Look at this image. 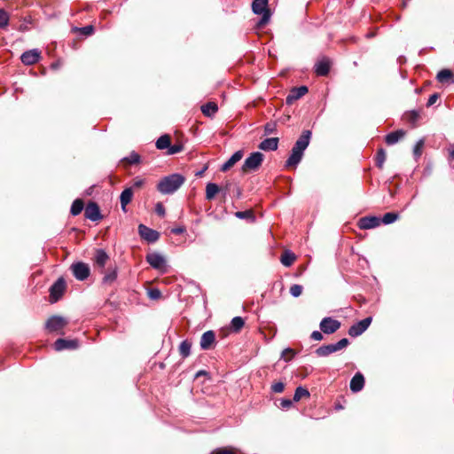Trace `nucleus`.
<instances>
[{"instance_id":"obj_45","label":"nucleus","mask_w":454,"mask_h":454,"mask_svg":"<svg viewBox=\"0 0 454 454\" xmlns=\"http://www.w3.org/2000/svg\"><path fill=\"white\" fill-rule=\"evenodd\" d=\"M302 286L294 284L290 287V294L293 297H299L302 293Z\"/></svg>"},{"instance_id":"obj_8","label":"nucleus","mask_w":454,"mask_h":454,"mask_svg":"<svg viewBox=\"0 0 454 454\" xmlns=\"http://www.w3.org/2000/svg\"><path fill=\"white\" fill-rule=\"evenodd\" d=\"M66 289V281L63 278H58L50 287V301L57 302L64 294Z\"/></svg>"},{"instance_id":"obj_23","label":"nucleus","mask_w":454,"mask_h":454,"mask_svg":"<svg viewBox=\"0 0 454 454\" xmlns=\"http://www.w3.org/2000/svg\"><path fill=\"white\" fill-rule=\"evenodd\" d=\"M133 197L131 187L124 189L120 195L121 207L123 212H126V206L130 203Z\"/></svg>"},{"instance_id":"obj_32","label":"nucleus","mask_w":454,"mask_h":454,"mask_svg":"<svg viewBox=\"0 0 454 454\" xmlns=\"http://www.w3.org/2000/svg\"><path fill=\"white\" fill-rule=\"evenodd\" d=\"M170 137L167 134L160 136L156 141V147L159 150L168 149L170 145Z\"/></svg>"},{"instance_id":"obj_30","label":"nucleus","mask_w":454,"mask_h":454,"mask_svg":"<svg viewBox=\"0 0 454 454\" xmlns=\"http://www.w3.org/2000/svg\"><path fill=\"white\" fill-rule=\"evenodd\" d=\"M84 208V202L81 199H76L73 201L71 208H70V214L74 216H76L82 213V211Z\"/></svg>"},{"instance_id":"obj_3","label":"nucleus","mask_w":454,"mask_h":454,"mask_svg":"<svg viewBox=\"0 0 454 454\" xmlns=\"http://www.w3.org/2000/svg\"><path fill=\"white\" fill-rule=\"evenodd\" d=\"M268 0H254L252 3V11L256 15H262L258 24L265 25L270 21L271 12L268 7Z\"/></svg>"},{"instance_id":"obj_17","label":"nucleus","mask_w":454,"mask_h":454,"mask_svg":"<svg viewBox=\"0 0 454 454\" xmlns=\"http://www.w3.org/2000/svg\"><path fill=\"white\" fill-rule=\"evenodd\" d=\"M108 260H109V255L104 249L98 248L96 250L94 262H95L96 266L99 269V271L101 273H103L105 271V267H106Z\"/></svg>"},{"instance_id":"obj_62","label":"nucleus","mask_w":454,"mask_h":454,"mask_svg":"<svg viewBox=\"0 0 454 454\" xmlns=\"http://www.w3.org/2000/svg\"><path fill=\"white\" fill-rule=\"evenodd\" d=\"M235 192H236V197L238 199H239L242 194L241 189L239 186H235Z\"/></svg>"},{"instance_id":"obj_29","label":"nucleus","mask_w":454,"mask_h":454,"mask_svg":"<svg viewBox=\"0 0 454 454\" xmlns=\"http://www.w3.org/2000/svg\"><path fill=\"white\" fill-rule=\"evenodd\" d=\"M220 192V187L215 183H207L206 186V199L212 200Z\"/></svg>"},{"instance_id":"obj_43","label":"nucleus","mask_w":454,"mask_h":454,"mask_svg":"<svg viewBox=\"0 0 454 454\" xmlns=\"http://www.w3.org/2000/svg\"><path fill=\"white\" fill-rule=\"evenodd\" d=\"M74 30L78 31L81 35L84 36H89L94 33V27L92 25H88L82 27H75Z\"/></svg>"},{"instance_id":"obj_11","label":"nucleus","mask_w":454,"mask_h":454,"mask_svg":"<svg viewBox=\"0 0 454 454\" xmlns=\"http://www.w3.org/2000/svg\"><path fill=\"white\" fill-rule=\"evenodd\" d=\"M138 234L140 238L149 244L155 243L160 239V232L140 223L138 225Z\"/></svg>"},{"instance_id":"obj_21","label":"nucleus","mask_w":454,"mask_h":454,"mask_svg":"<svg viewBox=\"0 0 454 454\" xmlns=\"http://www.w3.org/2000/svg\"><path fill=\"white\" fill-rule=\"evenodd\" d=\"M279 139L278 137H269L262 140L258 147L260 150L265 152L276 151L278 146Z\"/></svg>"},{"instance_id":"obj_37","label":"nucleus","mask_w":454,"mask_h":454,"mask_svg":"<svg viewBox=\"0 0 454 454\" xmlns=\"http://www.w3.org/2000/svg\"><path fill=\"white\" fill-rule=\"evenodd\" d=\"M333 353L330 344L320 346L315 350V354L319 357H325Z\"/></svg>"},{"instance_id":"obj_27","label":"nucleus","mask_w":454,"mask_h":454,"mask_svg":"<svg viewBox=\"0 0 454 454\" xmlns=\"http://www.w3.org/2000/svg\"><path fill=\"white\" fill-rule=\"evenodd\" d=\"M202 114L207 117L214 116L218 111V106L215 102H207L200 107Z\"/></svg>"},{"instance_id":"obj_55","label":"nucleus","mask_w":454,"mask_h":454,"mask_svg":"<svg viewBox=\"0 0 454 454\" xmlns=\"http://www.w3.org/2000/svg\"><path fill=\"white\" fill-rule=\"evenodd\" d=\"M438 98H439V94H438V93H434V94H432V95L429 97V98H428V100H427V107L432 106L436 102V100H437Z\"/></svg>"},{"instance_id":"obj_57","label":"nucleus","mask_w":454,"mask_h":454,"mask_svg":"<svg viewBox=\"0 0 454 454\" xmlns=\"http://www.w3.org/2000/svg\"><path fill=\"white\" fill-rule=\"evenodd\" d=\"M155 212L157 215H159L160 216H164L165 215V208H164L163 205L160 203H158L155 207Z\"/></svg>"},{"instance_id":"obj_38","label":"nucleus","mask_w":454,"mask_h":454,"mask_svg":"<svg viewBox=\"0 0 454 454\" xmlns=\"http://www.w3.org/2000/svg\"><path fill=\"white\" fill-rule=\"evenodd\" d=\"M245 321L241 317H234L231 319V326L234 332H239L244 326Z\"/></svg>"},{"instance_id":"obj_47","label":"nucleus","mask_w":454,"mask_h":454,"mask_svg":"<svg viewBox=\"0 0 454 454\" xmlns=\"http://www.w3.org/2000/svg\"><path fill=\"white\" fill-rule=\"evenodd\" d=\"M125 160L129 164H137L140 162V155L137 153L136 152H132L129 153L128 157L125 158Z\"/></svg>"},{"instance_id":"obj_5","label":"nucleus","mask_w":454,"mask_h":454,"mask_svg":"<svg viewBox=\"0 0 454 454\" xmlns=\"http://www.w3.org/2000/svg\"><path fill=\"white\" fill-rule=\"evenodd\" d=\"M145 260L153 269L163 273L168 271L167 261L160 254L157 252L149 253L146 254Z\"/></svg>"},{"instance_id":"obj_33","label":"nucleus","mask_w":454,"mask_h":454,"mask_svg":"<svg viewBox=\"0 0 454 454\" xmlns=\"http://www.w3.org/2000/svg\"><path fill=\"white\" fill-rule=\"evenodd\" d=\"M235 216L249 223H254L255 221V216L252 210L237 211L235 213Z\"/></svg>"},{"instance_id":"obj_6","label":"nucleus","mask_w":454,"mask_h":454,"mask_svg":"<svg viewBox=\"0 0 454 454\" xmlns=\"http://www.w3.org/2000/svg\"><path fill=\"white\" fill-rule=\"evenodd\" d=\"M67 325V320L61 316H51L50 317L46 323L45 328L50 333H58L60 334H64L62 329Z\"/></svg>"},{"instance_id":"obj_44","label":"nucleus","mask_w":454,"mask_h":454,"mask_svg":"<svg viewBox=\"0 0 454 454\" xmlns=\"http://www.w3.org/2000/svg\"><path fill=\"white\" fill-rule=\"evenodd\" d=\"M294 355H295V352L293 348H286L282 351L280 358L286 362H289L292 360V358L294 356Z\"/></svg>"},{"instance_id":"obj_60","label":"nucleus","mask_w":454,"mask_h":454,"mask_svg":"<svg viewBox=\"0 0 454 454\" xmlns=\"http://www.w3.org/2000/svg\"><path fill=\"white\" fill-rule=\"evenodd\" d=\"M208 375H209V373H208L207 371H205V370H200V371H198V372H196V374H195V378L197 379V378H199V377H200V376H208Z\"/></svg>"},{"instance_id":"obj_25","label":"nucleus","mask_w":454,"mask_h":454,"mask_svg":"<svg viewBox=\"0 0 454 454\" xmlns=\"http://www.w3.org/2000/svg\"><path fill=\"white\" fill-rule=\"evenodd\" d=\"M118 277V268L114 266L113 268H109L106 272L102 278V283L104 285H111L113 284Z\"/></svg>"},{"instance_id":"obj_61","label":"nucleus","mask_w":454,"mask_h":454,"mask_svg":"<svg viewBox=\"0 0 454 454\" xmlns=\"http://www.w3.org/2000/svg\"><path fill=\"white\" fill-rule=\"evenodd\" d=\"M330 346H331L332 350H333V353H334V352H337V351H339V350H341V349H340V346H339L338 341H337L336 343H331V344H330Z\"/></svg>"},{"instance_id":"obj_16","label":"nucleus","mask_w":454,"mask_h":454,"mask_svg":"<svg viewBox=\"0 0 454 454\" xmlns=\"http://www.w3.org/2000/svg\"><path fill=\"white\" fill-rule=\"evenodd\" d=\"M308 92V87L305 85H301L300 87H294L289 94L286 98V103L287 105L293 104L294 101L298 100L301 97H303Z\"/></svg>"},{"instance_id":"obj_19","label":"nucleus","mask_w":454,"mask_h":454,"mask_svg":"<svg viewBox=\"0 0 454 454\" xmlns=\"http://www.w3.org/2000/svg\"><path fill=\"white\" fill-rule=\"evenodd\" d=\"M364 377L360 372H357L352 377V379L350 380V383H349L350 390L353 393H357V392L361 391L364 388Z\"/></svg>"},{"instance_id":"obj_41","label":"nucleus","mask_w":454,"mask_h":454,"mask_svg":"<svg viewBox=\"0 0 454 454\" xmlns=\"http://www.w3.org/2000/svg\"><path fill=\"white\" fill-rule=\"evenodd\" d=\"M9 13L4 9H0V28H5L9 25Z\"/></svg>"},{"instance_id":"obj_64","label":"nucleus","mask_w":454,"mask_h":454,"mask_svg":"<svg viewBox=\"0 0 454 454\" xmlns=\"http://www.w3.org/2000/svg\"><path fill=\"white\" fill-rule=\"evenodd\" d=\"M206 169H207V167H206V168H204L202 170L199 171V172L196 174V176H201V175L204 173V171H205Z\"/></svg>"},{"instance_id":"obj_54","label":"nucleus","mask_w":454,"mask_h":454,"mask_svg":"<svg viewBox=\"0 0 454 454\" xmlns=\"http://www.w3.org/2000/svg\"><path fill=\"white\" fill-rule=\"evenodd\" d=\"M148 295L151 299L156 300L160 297L161 293L159 289L153 288L149 290Z\"/></svg>"},{"instance_id":"obj_36","label":"nucleus","mask_w":454,"mask_h":454,"mask_svg":"<svg viewBox=\"0 0 454 454\" xmlns=\"http://www.w3.org/2000/svg\"><path fill=\"white\" fill-rule=\"evenodd\" d=\"M310 395L309 390L301 386L296 387L294 395V402L300 401L302 397H309Z\"/></svg>"},{"instance_id":"obj_4","label":"nucleus","mask_w":454,"mask_h":454,"mask_svg":"<svg viewBox=\"0 0 454 454\" xmlns=\"http://www.w3.org/2000/svg\"><path fill=\"white\" fill-rule=\"evenodd\" d=\"M264 159V155L260 152L252 153L242 165V172H254L259 169Z\"/></svg>"},{"instance_id":"obj_50","label":"nucleus","mask_w":454,"mask_h":454,"mask_svg":"<svg viewBox=\"0 0 454 454\" xmlns=\"http://www.w3.org/2000/svg\"><path fill=\"white\" fill-rule=\"evenodd\" d=\"M214 454H236V449L232 447H224L216 449Z\"/></svg>"},{"instance_id":"obj_10","label":"nucleus","mask_w":454,"mask_h":454,"mask_svg":"<svg viewBox=\"0 0 454 454\" xmlns=\"http://www.w3.org/2000/svg\"><path fill=\"white\" fill-rule=\"evenodd\" d=\"M340 325L341 324L339 320L334 319L331 317H325L321 320L319 324V328L321 332L324 333L325 334H332L337 332L340 329Z\"/></svg>"},{"instance_id":"obj_18","label":"nucleus","mask_w":454,"mask_h":454,"mask_svg":"<svg viewBox=\"0 0 454 454\" xmlns=\"http://www.w3.org/2000/svg\"><path fill=\"white\" fill-rule=\"evenodd\" d=\"M215 341V333L212 330L205 332L200 339V346L202 350H208Z\"/></svg>"},{"instance_id":"obj_53","label":"nucleus","mask_w":454,"mask_h":454,"mask_svg":"<svg viewBox=\"0 0 454 454\" xmlns=\"http://www.w3.org/2000/svg\"><path fill=\"white\" fill-rule=\"evenodd\" d=\"M323 333H322L321 330L320 331H317V330L313 331L310 334V339L313 340H318V341L322 340L324 339Z\"/></svg>"},{"instance_id":"obj_51","label":"nucleus","mask_w":454,"mask_h":454,"mask_svg":"<svg viewBox=\"0 0 454 454\" xmlns=\"http://www.w3.org/2000/svg\"><path fill=\"white\" fill-rule=\"evenodd\" d=\"M231 187L232 183L230 181H227L222 187H220V192L224 199L230 193Z\"/></svg>"},{"instance_id":"obj_20","label":"nucleus","mask_w":454,"mask_h":454,"mask_svg":"<svg viewBox=\"0 0 454 454\" xmlns=\"http://www.w3.org/2000/svg\"><path fill=\"white\" fill-rule=\"evenodd\" d=\"M314 71L318 76H326L330 72V61L323 58L315 64Z\"/></svg>"},{"instance_id":"obj_31","label":"nucleus","mask_w":454,"mask_h":454,"mask_svg":"<svg viewBox=\"0 0 454 454\" xmlns=\"http://www.w3.org/2000/svg\"><path fill=\"white\" fill-rule=\"evenodd\" d=\"M192 342L188 340H183L179 345V354L183 358L191 355Z\"/></svg>"},{"instance_id":"obj_2","label":"nucleus","mask_w":454,"mask_h":454,"mask_svg":"<svg viewBox=\"0 0 454 454\" xmlns=\"http://www.w3.org/2000/svg\"><path fill=\"white\" fill-rule=\"evenodd\" d=\"M184 181L185 177L183 175L174 173L161 178L157 184V190L161 194H173L184 184Z\"/></svg>"},{"instance_id":"obj_28","label":"nucleus","mask_w":454,"mask_h":454,"mask_svg":"<svg viewBox=\"0 0 454 454\" xmlns=\"http://www.w3.org/2000/svg\"><path fill=\"white\" fill-rule=\"evenodd\" d=\"M420 118V113L419 110H411L403 114V120L409 123H411L412 126H416L418 121Z\"/></svg>"},{"instance_id":"obj_39","label":"nucleus","mask_w":454,"mask_h":454,"mask_svg":"<svg viewBox=\"0 0 454 454\" xmlns=\"http://www.w3.org/2000/svg\"><path fill=\"white\" fill-rule=\"evenodd\" d=\"M376 166L379 168H383V165H384V162L386 160V152L383 148H380L378 150L377 153H376Z\"/></svg>"},{"instance_id":"obj_46","label":"nucleus","mask_w":454,"mask_h":454,"mask_svg":"<svg viewBox=\"0 0 454 454\" xmlns=\"http://www.w3.org/2000/svg\"><path fill=\"white\" fill-rule=\"evenodd\" d=\"M264 135H270L277 131V125L276 122H267L264 127Z\"/></svg>"},{"instance_id":"obj_9","label":"nucleus","mask_w":454,"mask_h":454,"mask_svg":"<svg viewBox=\"0 0 454 454\" xmlns=\"http://www.w3.org/2000/svg\"><path fill=\"white\" fill-rule=\"evenodd\" d=\"M372 321V317H368L358 321L348 328V333L353 338L360 336L368 329Z\"/></svg>"},{"instance_id":"obj_34","label":"nucleus","mask_w":454,"mask_h":454,"mask_svg":"<svg viewBox=\"0 0 454 454\" xmlns=\"http://www.w3.org/2000/svg\"><path fill=\"white\" fill-rule=\"evenodd\" d=\"M296 259V256L295 254L291 252V251H286L282 255H281V263L286 267H289L291 266L294 262L295 261Z\"/></svg>"},{"instance_id":"obj_35","label":"nucleus","mask_w":454,"mask_h":454,"mask_svg":"<svg viewBox=\"0 0 454 454\" xmlns=\"http://www.w3.org/2000/svg\"><path fill=\"white\" fill-rule=\"evenodd\" d=\"M399 218V214L395 212H388L386 213L380 218V223H384L386 225L395 223Z\"/></svg>"},{"instance_id":"obj_1","label":"nucleus","mask_w":454,"mask_h":454,"mask_svg":"<svg viewBox=\"0 0 454 454\" xmlns=\"http://www.w3.org/2000/svg\"><path fill=\"white\" fill-rule=\"evenodd\" d=\"M312 133L310 130H303L291 150V154L286 160L285 167H296L302 160L305 150L309 145Z\"/></svg>"},{"instance_id":"obj_59","label":"nucleus","mask_w":454,"mask_h":454,"mask_svg":"<svg viewBox=\"0 0 454 454\" xmlns=\"http://www.w3.org/2000/svg\"><path fill=\"white\" fill-rule=\"evenodd\" d=\"M450 160H454V144L449 147Z\"/></svg>"},{"instance_id":"obj_22","label":"nucleus","mask_w":454,"mask_h":454,"mask_svg":"<svg viewBox=\"0 0 454 454\" xmlns=\"http://www.w3.org/2000/svg\"><path fill=\"white\" fill-rule=\"evenodd\" d=\"M243 157V151L241 150H239L237 152H235L231 157L230 159L224 162L222 166H221V168L220 170L223 171V172H225L227 171L229 168H231L235 163H237L238 161H239Z\"/></svg>"},{"instance_id":"obj_58","label":"nucleus","mask_w":454,"mask_h":454,"mask_svg":"<svg viewBox=\"0 0 454 454\" xmlns=\"http://www.w3.org/2000/svg\"><path fill=\"white\" fill-rule=\"evenodd\" d=\"M340 349L347 348L349 344V340L347 338H343L338 341Z\"/></svg>"},{"instance_id":"obj_26","label":"nucleus","mask_w":454,"mask_h":454,"mask_svg":"<svg viewBox=\"0 0 454 454\" xmlns=\"http://www.w3.org/2000/svg\"><path fill=\"white\" fill-rule=\"evenodd\" d=\"M436 79L441 83H454V75L450 69H442L438 72Z\"/></svg>"},{"instance_id":"obj_63","label":"nucleus","mask_w":454,"mask_h":454,"mask_svg":"<svg viewBox=\"0 0 454 454\" xmlns=\"http://www.w3.org/2000/svg\"><path fill=\"white\" fill-rule=\"evenodd\" d=\"M144 184V181L139 179V180H136L135 183H134V187H140L142 186Z\"/></svg>"},{"instance_id":"obj_15","label":"nucleus","mask_w":454,"mask_h":454,"mask_svg":"<svg viewBox=\"0 0 454 454\" xmlns=\"http://www.w3.org/2000/svg\"><path fill=\"white\" fill-rule=\"evenodd\" d=\"M53 347L56 351L76 349L79 347V342L77 340H66L60 338L55 340Z\"/></svg>"},{"instance_id":"obj_42","label":"nucleus","mask_w":454,"mask_h":454,"mask_svg":"<svg viewBox=\"0 0 454 454\" xmlns=\"http://www.w3.org/2000/svg\"><path fill=\"white\" fill-rule=\"evenodd\" d=\"M424 146V139H419L413 147V155L417 160L422 155V149Z\"/></svg>"},{"instance_id":"obj_49","label":"nucleus","mask_w":454,"mask_h":454,"mask_svg":"<svg viewBox=\"0 0 454 454\" xmlns=\"http://www.w3.org/2000/svg\"><path fill=\"white\" fill-rule=\"evenodd\" d=\"M270 390L272 393L276 394L282 393L285 390V383L281 381L275 382L271 385Z\"/></svg>"},{"instance_id":"obj_52","label":"nucleus","mask_w":454,"mask_h":454,"mask_svg":"<svg viewBox=\"0 0 454 454\" xmlns=\"http://www.w3.org/2000/svg\"><path fill=\"white\" fill-rule=\"evenodd\" d=\"M293 400L291 399H288V398H282L280 399V403H279V405L278 407L282 410H288L289 408L292 407L293 405Z\"/></svg>"},{"instance_id":"obj_7","label":"nucleus","mask_w":454,"mask_h":454,"mask_svg":"<svg viewBox=\"0 0 454 454\" xmlns=\"http://www.w3.org/2000/svg\"><path fill=\"white\" fill-rule=\"evenodd\" d=\"M70 270L74 277L79 281L86 280L90 274V266L83 262H73L70 266Z\"/></svg>"},{"instance_id":"obj_56","label":"nucleus","mask_w":454,"mask_h":454,"mask_svg":"<svg viewBox=\"0 0 454 454\" xmlns=\"http://www.w3.org/2000/svg\"><path fill=\"white\" fill-rule=\"evenodd\" d=\"M185 231H186V228L184 226H177V227L171 229V232L173 234H176V235L183 234Z\"/></svg>"},{"instance_id":"obj_48","label":"nucleus","mask_w":454,"mask_h":454,"mask_svg":"<svg viewBox=\"0 0 454 454\" xmlns=\"http://www.w3.org/2000/svg\"><path fill=\"white\" fill-rule=\"evenodd\" d=\"M183 149H184V146L180 144H175V145L170 144L167 153L168 155H173V154L180 153L181 151H183Z\"/></svg>"},{"instance_id":"obj_24","label":"nucleus","mask_w":454,"mask_h":454,"mask_svg":"<svg viewBox=\"0 0 454 454\" xmlns=\"http://www.w3.org/2000/svg\"><path fill=\"white\" fill-rule=\"evenodd\" d=\"M405 135V131L403 129H397L395 131L388 133L385 137V142L388 145H393L396 144L402 137Z\"/></svg>"},{"instance_id":"obj_13","label":"nucleus","mask_w":454,"mask_h":454,"mask_svg":"<svg viewBox=\"0 0 454 454\" xmlns=\"http://www.w3.org/2000/svg\"><path fill=\"white\" fill-rule=\"evenodd\" d=\"M41 51L38 49L26 51L21 54V62L26 66H31L39 61Z\"/></svg>"},{"instance_id":"obj_12","label":"nucleus","mask_w":454,"mask_h":454,"mask_svg":"<svg viewBox=\"0 0 454 454\" xmlns=\"http://www.w3.org/2000/svg\"><path fill=\"white\" fill-rule=\"evenodd\" d=\"M84 217L92 222H98L103 218L99 206L94 202L90 201L84 209Z\"/></svg>"},{"instance_id":"obj_40","label":"nucleus","mask_w":454,"mask_h":454,"mask_svg":"<svg viewBox=\"0 0 454 454\" xmlns=\"http://www.w3.org/2000/svg\"><path fill=\"white\" fill-rule=\"evenodd\" d=\"M22 23L18 27V30L20 32H27L29 30V25L32 23V18L31 16H26L21 19Z\"/></svg>"},{"instance_id":"obj_14","label":"nucleus","mask_w":454,"mask_h":454,"mask_svg":"<svg viewBox=\"0 0 454 454\" xmlns=\"http://www.w3.org/2000/svg\"><path fill=\"white\" fill-rule=\"evenodd\" d=\"M380 224V217L375 215L364 216L358 221V227L361 230L376 228Z\"/></svg>"}]
</instances>
